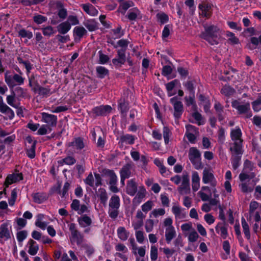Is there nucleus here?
I'll use <instances>...</instances> for the list:
<instances>
[{"instance_id": "20e7f679", "label": "nucleus", "mask_w": 261, "mask_h": 261, "mask_svg": "<svg viewBox=\"0 0 261 261\" xmlns=\"http://www.w3.org/2000/svg\"><path fill=\"white\" fill-rule=\"evenodd\" d=\"M188 157L195 169L200 170L203 168V165L201 162V153L197 148L194 147L190 148Z\"/></svg>"}, {"instance_id": "6ab92c4d", "label": "nucleus", "mask_w": 261, "mask_h": 261, "mask_svg": "<svg viewBox=\"0 0 261 261\" xmlns=\"http://www.w3.org/2000/svg\"><path fill=\"white\" fill-rule=\"evenodd\" d=\"M35 91H37L38 93L43 96H48L52 94L50 88L48 87H42L36 84V87L34 88Z\"/></svg>"}, {"instance_id": "a19ab883", "label": "nucleus", "mask_w": 261, "mask_h": 261, "mask_svg": "<svg viewBox=\"0 0 261 261\" xmlns=\"http://www.w3.org/2000/svg\"><path fill=\"white\" fill-rule=\"evenodd\" d=\"M241 222L245 237L249 240L250 239V233L249 225L243 217L242 218Z\"/></svg>"}, {"instance_id": "4468645a", "label": "nucleus", "mask_w": 261, "mask_h": 261, "mask_svg": "<svg viewBox=\"0 0 261 261\" xmlns=\"http://www.w3.org/2000/svg\"><path fill=\"white\" fill-rule=\"evenodd\" d=\"M23 179L22 173H13L9 174L7 176L5 181V186L6 188L8 187L9 185L21 180Z\"/></svg>"}, {"instance_id": "338daca9", "label": "nucleus", "mask_w": 261, "mask_h": 261, "mask_svg": "<svg viewBox=\"0 0 261 261\" xmlns=\"http://www.w3.org/2000/svg\"><path fill=\"white\" fill-rule=\"evenodd\" d=\"M186 134H198V129L195 126L191 124H188L186 126Z\"/></svg>"}, {"instance_id": "603ef678", "label": "nucleus", "mask_w": 261, "mask_h": 261, "mask_svg": "<svg viewBox=\"0 0 261 261\" xmlns=\"http://www.w3.org/2000/svg\"><path fill=\"white\" fill-rule=\"evenodd\" d=\"M18 35L22 38H27L29 39L33 37L32 33L24 29H21L18 31Z\"/></svg>"}, {"instance_id": "8fccbe9b", "label": "nucleus", "mask_w": 261, "mask_h": 261, "mask_svg": "<svg viewBox=\"0 0 261 261\" xmlns=\"http://www.w3.org/2000/svg\"><path fill=\"white\" fill-rule=\"evenodd\" d=\"M118 108L122 114H125L128 110V103L125 102L124 99H121L119 102Z\"/></svg>"}, {"instance_id": "e2e57ef3", "label": "nucleus", "mask_w": 261, "mask_h": 261, "mask_svg": "<svg viewBox=\"0 0 261 261\" xmlns=\"http://www.w3.org/2000/svg\"><path fill=\"white\" fill-rule=\"evenodd\" d=\"M13 82H16L18 85H21L23 84L24 82V78H23L21 75L15 73L13 76Z\"/></svg>"}, {"instance_id": "052dcab7", "label": "nucleus", "mask_w": 261, "mask_h": 261, "mask_svg": "<svg viewBox=\"0 0 261 261\" xmlns=\"http://www.w3.org/2000/svg\"><path fill=\"white\" fill-rule=\"evenodd\" d=\"M165 214V211L164 208L154 209L150 213V217L153 216L156 218L160 216H163Z\"/></svg>"}, {"instance_id": "f03ea898", "label": "nucleus", "mask_w": 261, "mask_h": 261, "mask_svg": "<svg viewBox=\"0 0 261 261\" xmlns=\"http://www.w3.org/2000/svg\"><path fill=\"white\" fill-rule=\"evenodd\" d=\"M242 131L239 127L231 129L230 132V138L232 143L229 144L230 150H233L237 153H240L242 149L243 139L242 138Z\"/></svg>"}, {"instance_id": "a878e982", "label": "nucleus", "mask_w": 261, "mask_h": 261, "mask_svg": "<svg viewBox=\"0 0 261 261\" xmlns=\"http://www.w3.org/2000/svg\"><path fill=\"white\" fill-rule=\"evenodd\" d=\"M172 212L176 219H183L186 217V214L182 212L181 208L177 205H174L172 206Z\"/></svg>"}, {"instance_id": "69168bd1", "label": "nucleus", "mask_w": 261, "mask_h": 261, "mask_svg": "<svg viewBox=\"0 0 261 261\" xmlns=\"http://www.w3.org/2000/svg\"><path fill=\"white\" fill-rule=\"evenodd\" d=\"M153 206V202L152 201H147L144 204H143L142 206V210L143 212L145 213H147L149 211H150Z\"/></svg>"}, {"instance_id": "f8f14e48", "label": "nucleus", "mask_w": 261, "mask_h": 261, "mask_svg": "<svg viewBox=\"0 0 261 261\" xmlns=\"http://www.w3.org/2000/svg\"><path fill=\"white\" fill-rule=\"evenodd\" d=\"M112 107L109 105H102L95 107L92 109V112L95 116H105L110 113Z\"/></svg>"}, {"instance_id": "412c9836", "label": "nucleus", "mask_w": 261, "mask_h": 261, "mask_svg": "<svg viewBox=\"0 0 261 261\" xmlns=\"http://www.w3.org/2000/svg\"><path fill=\"white\" fill-rule=\"evenodd\" d=\"M77 222L82 227H86L91 225L92 220L91 218L86 215H83L78 218Z\"/></svg>"}, {"instance_id": "49530a36", "label": "nucleus", "mask_w": 261, "mask_h": 261, "mask_svg": "<svg viewBox=\"0 0 261 261\" xmlns=\"http://www.w3.org/2000/svg\"><path fill=\"white\" fill-rule=\"evenodd\" d=\"M59 163L61 165L64 164L68 165H72L76 163V160L72 156H67L59 161Z\"/></svg>"}, {"instance_id": "f3484780", "label": "nucleus", "mask_w": 261, "mask_h": 261, "mask_svg": "<svg viewBox=\"0 0 261 261\" xmlns=\"http://www.w3.org/2000/svg\"><path fill=\"white\" fill-rule=\"evenodd\" d=\"M231 153V161L233 168L236 170L240 165L241 160V155L243 153L242 149L240 150V153H237L233 150H230Z\"/></svg>"}, {"instance_id": "bb28decb", "label": "nucleus", "mask_w": 261, "mask_h": 261, "mask_svg": "<svg viewBox=\"0 0 261 261\" xmlns=\"http://www.w3.org/2000/svg\"><path fill=\"white\" fill-rule=\"evenodd\" d=\"M216 232L220 234L223 239L228 236L227 228L222 223H218L215 227Z\"/></svg>"}, {"instance_id": "f257e3e1", "label": "nucleus", "mask_w": 261, "mask_h": 261, "mask_svg": "<svg viewBox=\"0 0 261 261\" xmlns=\"http://www.w3.org/2000/svg\"><path fill=\"white\" fill-rule=\"evenodd\" d=\"M201 36L211 45H216L219 43L220 40V30L216 26L211 25L205 28Z\"/></svg>"}, {"instance_id": "e433bc0d", "label": "nucleus", "mask_w": 261, "mask_h": 261, "mask_svg": "<svg viewBox=\"0 0 261 261\" xmlns=\"http://www.w3.org/2000/svg\"><path fill=\"white\" fill-rule=\"evenodd\" d=\"M135 141V138L134 136L126 134L123 135L120 137V142L122 143H125L126 144H133Z\"/></svg>"}, {"instance_id": "9d476101", "label": "nucleus", "mask_w": 261, "mask_h": 261, "mask_svg": "<svg viewBox=\"0 0 261 261\" xmlns=\"http://www.w3.org/2000/svg\"><path fill=\"white\" fill-rule=\"evenodd\" d=\"M67 146L68 148H70L68 151L71 153H73V152L71 151L72 149L81 150L85 146L84 139L81 137L74 138L71 142L68 143Z\"/></svg>"}, {"instance_id": "5701e85b", "label": "nucleus", "mask_w": 261, "mask_h": 261, "mask_svg": "<svg viewBox=\"0 0 261 261\" xmlns=\"http://www.w3.org/2000/svg\"><path fill=\"white\" fill-rule=\"evenodd\" d=\"M34 201L37 203H42L48 198L47 194L45 193H36L32 194Z\"/></svg>"}, {"instance_id": "72a5a7b5", "label": "nucleus", "mask_w": 261, "mask_h": 261, "mask_svg": "<svg viewBox=\"0 0 261 261\" xmlns=\"http://www.w3.org/2000/svg\"><path fill=\"white\" fill-rule=\"evenodd\" d=\"M83 9L85 12L91 16H95L98 14V11L91 5H83Z\"/></svg>"}, {"instance_id": "de8ad7c7", "label": "nucleus", "mask_w": 261, "mask_h": 261, "mask_svg": "<svg viewBox=\"0 0 261 261\" xmlns=\"http://www.w3.org/2000/svg\"><path fill=\"white\" fill-rule=\"evenodd\" d=\"M85 26L89 31H94L97 29V23L93 20H88L84 23Z\"/></svg>"}, {"instance_id": "09e8293b", "label": "nucleus", "mask_w": 261, "mask_h": 261, "mask_svg": "<svg viewBox=\"0 0 261 261\" xmlns=\"http://www.w3.org/2000/svg\"><path fill=\"white\" fill-rule=\"evenodd\" d=\"M10 72L7 71L5 74V81L9 87H13L16 85L13 82V76L9 75Z\"/></svg>"}, {"instance_id": "c85d7f7f", "label": "nucleus", "mask_w": 261, "mask_h": 261, "mask_svg": "<svg viewBox=\"0 0 261 261\" xmlns=\"http://www.w3.org/2000/svg\"><path fill=\"white\" fill-rule=\"evenodd\" d=\"M120 205V198L118 195H113L110 199L109 208H119Z\"/></svg>"}, {"instance_id": "ddd939ff", "label": "nucleus", "mask_w": 261, "mask_h": 261, "mask_svg": "<svg viewBox=\"0 0 261 261\" xmlns=\"http://www.w3.org/2000/svg\"><path fill=\"white\" fill-rule=\"evenodd\" d=\"M126 49L121 48L118 49L117 51L118 58H114L112 60L113 64L115 66H119V65L124 64L126 61L125 56ZM121 65H120V66Z\"/></svg>"}, {"instance_id": "58836bf2", "label": "nucleus", "mask_w": 261, "mask_h": 261, "mask_svg": "<svg viewBox=\"0 0 261 261\" xmlns=\"http://www.w3.org/2000/svg\"><path fill=\"white\" fill-rule=\"evenodd\" d=\"M44 218V215L39 214L37 216V220L35 222V225L42 229H45L47 223L45 222H42V220Z\"/></svg>"}, {"instance_id": "cd10ccee", "label": "nucleus", "mask_w": 261, "mask_h": 261, "mask_svg": "<svg viewBox=\"0 0 261 261\" xmlns=\"http://www.w3.org/2000/svg\"><path fill=\"white\" fill-rule=\"evenodd\" d=\"M97 197L100 200V203L103 205H106L108 199V196L106 190L103 188L98 189Z\"/></svg>"}, {"instance_id": "dca6fc26", "label": "nucleus", "mask_w": 261, "mask_h": 261, "mask_svg": "<svg viewBox=\"0 0 261 261\" xmlns=\"http://www.w3.org/2000/svg\"><path fill=\"white\" fill-rule=\"evenodd\" d=\"M138 185L135 180L132 179L127 181L126 192L127 194L134 196L137 192Z\"/></svg>"}, {"instance_id": "7ed1b4c3", "label": "nucleus", "mask_w": 261, "mask_h": 261, "mask_svg": "<svg viewBox=\"0 0 261 261\" xmlns=\"http://www.w3.org/2000/svg\"><path fill=\"white\" fill-rule=\"evenodd\" d=\"M231 106L232 108L237 110L238 114L244 115L245 118H249L252 117V114L249 102H242L240 100H232Z\"/></svg>"}, {"instance_id": "6e6552de", "label": "nucleus", "mask_w": 261, "mask_h": 261, "mask_svg": "<svg viewBox=\"0 0 261 261\" xmlns=\"http://www.w3.org/2000/svg\"><path fill=\"white\" fill-rule=\"evenodd\" d=\"M174 108V116L178 119L180 117L184 111L183 105L180 100H178L177 96L171 98L170 100Z\"/></svg>"}, {"instance_id": "79ce46f5", "label": "nucleus", "mask_w": 261, "mask_h": 261, "mask_svg": "<svg viewBox=\"0 0 261 261\" xmlns=\"http://www.w3.org/2000/svg\"><path fill=\"white\" fill-rule=\"evenodd\" d=\"M185 236L188 237L189 242L191 243L196 242L199 237L198 234L194 229L188 233H185Z\"/></svg>"}, {"instance_id": "6e6d98bb", "label": "nucleus", "mask_w": 261, "mask_h": 261, "mask_svg": "<svg viewBox=\"0 0 261 261\" xmlns=\"http://www.w3.org/2000/svg\"><path fill=\"white\" fill-rule=\"evenodd\" d=\"M47 20L46 17L39 14L36 15L33 17V20L38 24H41L46 21Z\"/></svg>"}, {"instance_id": "0e129e2a", "label": "nucleus", "mask_w": 261, "mask_h": 261, "mask_svg": "<svg viewBox=\"0 0 261 261\" xmlns=\"http://www.w3.org/2000/svg\"><path fill=\"white\" fill-rule=\"evenodd\" d=\"M154 226V221L152 219H147L145 222V228L147 232H151Z\"/></svg>"}, {"instance_id": "aec40b11", "label": "nucleus", "mask_w": 261, "mask_h": 261, "mask_svg": "<svg viewBox=\"0 0 261 261\" xmlns=\"http://www.w3.org/2000/svg\"><path fill=\"white\" fill-rule=\"evenodd\" d=\"M192 187L194 192L197 191L200 187V177L196 171H193L192 174Z\"/></svg>"}, {"instance_id": "f704fd0d", "label": "nucleus", "mask_w": 261, "mask_h": 261, "mask_svg": "<svg viewBox=\"0 0 261 261\" xmlns=\"http://www.w3.org/2000/svg\"><path fill=\"white\" fill-rule=\"evenodd\" d=\"M104 173L110 177L109 184H116L117 181V177L116 174L113 170L109 169H106L104 171Z\"/></svg>"}, {"instance_id": "37998d69", "label": "nucleus", "mask_w": 261, "mask_h": 261, "mask_svg": "<svg viewBox=\"0 0 261 261\" xmlns=\"http://www.w3.org/2000/svg\"><path fill=\"white\" fill-rule=\"evenodd\" d=\"M235 92V90L229 85L224 86L221 90V93L226 96L232 95Z\"/></svg>"}, {"instance_id": "39448f33", "label": "nucleus", "mask_w": 261, "mask_h": 261, "mask_svg": "<svg viewBox=\"0 0 261 261\" xmlns=\"http://www.w3.org/2000/svg\"><path fill=\"white\" fill-rule=\"evenodd\" d=\"M69 229L71 232L70 240L71 243H76L79 246H81L85 241L84 236L76 228V225L71 223L69 225Z\"/></svg>"}, {"instance_id": "7c9ffc66", "label": "nucleus", "mask_w": 261, "mask_h": 261, "mask_svg": "<svg viewBox=\"0 0 261 261\" xmlns=\"http://www.w3.org/2000/svg\"><path fill=\"white\" fill-rule=\"evenodd\" d=\"M28 244L29 245V253L31 255H36L39 250V246L36 244V242L31 239L29 241Z\"/></svg>"}, {"instance_id": "3c124183", "label": "nucleus", "mask_w": 261, "mask_h": 261, "mask_svg": "<svg viewBox=\"0 0 261 261\" xmlns=\"http://www.w3.org/2000/svg\"><path fill=\"white\" fill-rule=\"evenodd\" d=\"M158 257V248L155 245H152L150 249V259L151 261H156Z\"/></svg>"}, {"instance_id": "b1692460", "label": "nucleus", "mask_w": 261, "mask_h": 261, "mask_svg": "<svg viewBox=\"0 0 261 261\" xmlns=\"http://www.w3.org/2000/svg\"><path fill=\"white\" fill-rule=\"evenodd\" d=\"M10 234L8 229V224H2L0 226V239L7 240L10 238Z\"/></svg>"}, {"instance_id": "c03bdc74", "label": "nucleus", "mask_w": 261, "mask_h": 261, "mask_svg": "<svg viewBox=\"0 0 261 261\" xmlns=\"http://www.w3.org/2000/svg\"><path fill=\"white\" fill-rule=\"evenodd\" d=\"M0 112L2 113H11L13 114L12 110L4 102L1 96H0Z\"/></svg>"}, {"instance_id": "bf43d9fd", "label": "nucleus", "mask_w": 261, "mask_h": 261, "mask_svg": "<svg viewBox=\"0 0 261 261\" xmlns=\"http://www.w3.org/2000/svg\"><path fill=\"white\" fill-rule=\"evenodd\" d=\"M14 92V93H15V96L17 95L19 97H23L27 94V90H25L20 87H16Z\"/></svg>"}, {"instance_id": "680f3d73", "label": "nucleus", "mask_w": 261, "mask_h": 261, "mask_svg": "<svg viewBox=\"0 0 261 261\" xmlns=\"http://www.w3.org/2000/svg\"><path fill=\"white\" fill-rule=\"evenodd\" d=\"M99 54V62L100 64H105L107 63L109 60V57L102 53L101 50L98 51Z\"/></svg>"}, {"instance_id": "0eeeda50", "label": "nucleus", "mask_w": 261, "mask_h": 261, "mask_svg": "<svg viewBox=\"0 0 261 261\" xmlns=\"http://www.w3.org/2000/svg\"><path fill=\"white\" fill-rule=\"evenodd\" d=\"M41 121L46 123L49 132L52 130L51 127H55L57 124V117L54 115L48 114L45 112L41 113Z\"/></svg>"}, {"instance_id": "ea45409f", "label": "nucleus", "mask_w": 261, "mask_h": 261, "mask_svg": "<svg viewBox=\"0 0 261 261\" xmlns=\"http://www.w3.org/2000/svg\"><path fill=\"white\" fill-rule=\"evenodd\" d=\"M140 14V12L137 8L130 9L127 14V17L129 20H135Z\"/></svg>"}, {"instance_id": "423d86ee", "label": "nucleus", "mask_w": 261, "mask_h": 261, "mask_svg": "<svg viewBox=\"0 0 261 261\" xmlns=\"http://www.w3.org/2000/svg\"><path fill=\"white\" fill-rule=\"evenodd\" d=\"M181 184L178 188L179 193L181 195L187 194L190 193V179L189 173L184 171L181 176Z\"/></svg>"}, {"instance_id": "4be33fe9", "label": "nucleus", "mask_w": 261, "mask_h": 261, "mask_svg": "<svg viewBox=\"0 0 261 261\" xmlns=\"http://www.w3.org/2000/svg\"><path fill=\"white\" fill-rule=\"evenodd\" d=\"M214 109L219 120H223L224 119L223 106L219 101H216L214 105Z\"/></svg>"}, {"instance_id": "774afa93", "label": "nucleus", "mask_w": 261, "mask_h": 261, "mask_svg": "<svg viewBox=\"0 0 261 261\" xmlns=\"http://www.w3.org/2000/svg\"><path fill=\"white\" fill-rule=\"evenodd\" d=\"M194 228H193L192 223H184L181 226V229L184 233H188V232H190Z\"/></svg>"}, {"instance_id": "9b49d317", "label": "nucleus", "mask_w": 261, "mask_h": 261, "mask_svg": "<svg viewBox=\"0 0 261 261\" xmlns=\"http://www.w3.org/2000/svg\"><path fill=\"white\" fill-rule=\"evenodd\" d=\"M70 206L72 210L77 212L79 215H82L85 213H88L90 211L87 205L84 204H80V202L77 199H74Z\"/></svg>"}, {"instance_id": "13d9d810", "label": "nucleus", "mask_w": 261, "mask_h": 261, "mask_svg": "<svg viewBox=\"0 0 261 261\" xmlns=\"http://www.w3.org/2000/svg\"><path fill=\"white\" fill-rule=\"evenodd\" d=\"M42 30L43 34L44 36H50L55 33L54 28L51 26H47L46 27L41 29Z\"/></svg>"}, {"instance_id": "2f4dec72", "label": "nucleus", "mask_w": 261, "mask_h": 261, "mask_svg": "<svg viewBox=\"0 0 261 261\" xmlns=\"http://www.w3.org/2000/svg\"><path fill=\"white\" fill-rule=\"evenodd\" d=\"M71 29V26L68 22L64 21L61 23L57 26V30L59 33L62 34H66Z\"/></svg>"}, {"instance_id": "864d4df0", "label": "nucleus", "mask_w": 261, "mask_h": 261, "mask_svg": "<svg viewBox=\"0 0 261 261\" xmlns=\"http://www.w3.org/2000/svg\"><path fill=\"white\" fill-rule=\"evenodd\" d=\"M185 100L186 101V105L188 106H192L194 110H196L197 105L195 101L194 96H190L189 97H186Z\"/></svg>"}, {"instance_id": "a18cd8bd", "label": "nucleus", "mask_w": 261, "mask_h": 261, "mask_svg": "<svg viewBox=\"0 0 261 261\" xmlns=\"http://www.w3.org/2000/svg\"><path fill=\"white\" fill-rule=\"evenodd\" d=\"M96 71L97 74V76L101 79L103 78L109 74V70L102 66L97 67Z\"/></svg>"}, {"instance_id": "4d7b16f0", "label": "nucleus", "mask_w": 261, "mask_h": 261, "mask_svg": "<svg viewBox=\"0 0 261 261\" xmlns=\"http://www.w3.org/2000/svg\"><path fill=\"white\" fill-rule=\"evenodd\" d=\"M15 93H14V92H12L11 95L7 96V102L10 106L16 108L17 107L14 104V102L15 101Z\"/></svg>"}, {"instance_id": "393cba45", "label": "nucleus", "mask_w": 261, "mask_h": 261, "mask_svg": "<svg viewBox=\"0 0 261 261\" xmlns=\"http://www.w3.org/2000/svg\"><path fill=\"white\" fill-rule=\"evenodd\" d=\"M176 236V231L174 227L166 228L165 238L168 244L170 243L171 240Z\"/></svg>"}, {"instance_id": "473e14b6", "label": "nucleus", "mask_w": 261, "mask_h": 261, "mask_svg": "<svg viewBox=\"0 0 261 261\" xmlns=\"http://www.w3.org/2000/svg\"><path fill=\"white\" fill-rule=\"evenodd\" d=\"M132 164L127 163L124 165L120 170V176L128 178L131 174Z\"/></svg>"}, {"instance_id": "5fc2aeb1", "label": "nucleus", "mask_w": 261, "mask_h": 261, "mask_svg": "<svg viewBox=\"0 0 261 261\" xmlns=\"http://www.w3.org/2000/svg\"><path fill=\"white\" fill-rule=\"evenodd\" d=\"M252 106L253 110L255 112H257L261 110V96L252 102Z\"/></svg>"}, {"instance_id": "4c0bfd02", "label": "nucleus", "mask_w": 261, "mask_h": 261, "mask_svg": "<svg viewBox=\"0 0 261 261\" xmlns=\"http://www.w3.org/2000/svg\"><path fill=\"white\" fill-rule=\"evenodd\" d=\"M74 35H75V39L78 37L80 40L87 33V31L83 27H76L73 30Z\"/></svg>"}, {"instance_id": "2eb2a0df", "label": "nucleus", "mask_w": 261, "mask_h": 261, "mask_svg": "<svg viewBox=\"0 0 261 261\" xmlns=\"http://www.w3.org/2000/svg\"><path fill=\"white\" fill-rule=\"evenodd\" d=\"M146 195V190L144 187H139V190L133 199V204L134 206H137L142 202Z\"/></svg>"}, {"instance_id": "a211bd4d", "label": "nucleus", "mask_w": 261, "mask_h": 261, "mask_svg": "<svg viewBox=\"0 0 261 261\" xmlns=\"http://www.w3.org/2000/svg\"><path fill=\"white\" fill-rule=\"evenodd\" d=\"M199 9L201 10L200 14L203 16L208 18L211 15L212 5L208 3L200 4L198 6Z\"/></svg>"}, {"instance_id": "c9c22d12", "label": "nucleus", "mask_w": 261, "mask_h": 261, "mask_svg": "<svg viewBox=\"0 0 261 261\" xmlns=\"http://www.w3.org/2000/svg\"><path fill=\"white\" fill-rule=\"evenodd\" d=\"M134 3L132 1H125L122 2L119 7L118 11L122 14H124L126 10L134 6Z\"/></svg>"}, {"instance_id": "c756f323", "label": "nucleus", "mask_w": 261, "mask_h": 261, "mask_svg": "<svg viewBox=\"0 0 261 261\" xmlns=\"http://www.w3.org/2000/svg\"><path fill=\"white\" fill-rule=\"evenodd\" d=\"M117 232L118 238L123 241H126L129 235V232L124 227H118Z\"/></svg>"}, {"instance_id": "1a4fd4ad", "label": "nucleus", "mask_w": 261, "mask_h": 261, "mask_svg": "<svg viewBox=\"0 0 261 261\" xmlns=\"http://www.w3.org/2000/svg\"><path fill=\"white\" fill-rule=\"evenodd\" d=\"M202 181L205 184H210L213 187H215L217 183L212 172L206 168L202 172Z\"/></svg>"}]
</instances>
